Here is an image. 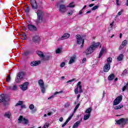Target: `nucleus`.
Listing matches in <instances>:
<instances>
[{"instance_id": "09e8293b", "label": "nucleus", "mask_w": 128, "mask_h": 128, "mask_svg": "<svg viewBox=\"0 0 128 128\" xmlns=\"http://www.w3.org/2000/svg\"><path fill=\"white\" fill-rule=\"evenodd\" d=\"M64 66H66V62H62V63H61L60 66V68H64Z\"/></svg>"}, {"instance_id": "5701e85b", "label": "nucleus", "mask_w": 128, "mask_h": 128, "mask_svg": "<svg viewBox=\"0 0 128 128\" xmlns=\"http://www.w3.org/2000/svg\"><path fill=\"white\" fill-rule=\"evenodd\" d=\"M12 114V113L10 112H6L4 114L5 118H10V116Z\"/></svg>"}, {"instance_id": "39448f33", "label": "nucleus", "mask_w": 128, "mask_h": 128, "mask_svg": "<svg viewBox=\"0 0 128 128\" xmlns=\"http://www.w3.org/2000/svg\"><path fill=\"white\" fill-rule=\"evenodd\" d=\"M82 82H79L77 84V88L74 89V92L75 93V94H78V88H79V92L80 94H82V92H83L82 86Z\"/></svg>"}, {"instance_id": "1a4fd4ad", "label": "nucleus", "mask_w": 128, "mask_h": 128, "mask_svg": "<svg viewBox=\"0 0 128 128\" xmlns=\"http://www.w3.org/2000/svg\"><path fill=\"white\" fill-rule=\"evenodd\" d=\"M122 96L121 95L117 97L114 100V104H113L114 106H116L118 104H120V102H122Z\"/></svg>"}, {"instance_id": "680f3d73", "label": "nucleus", "mask_w": 128, "mask_h": 128, "mask_svg": "<svg viewBox=\"0 0 128 128\" xmlns=\"http://www.w3.org/2000/svg\"><path fill=\"white\" fill-rule=\"evenodd\" d=\"M60 122H62V120H64V118H62V117H60L59 119Z\"/></svg>"}, {"instance_id": "774afa93", "label": "nucleus", "mask_w": 128, "mask_h": 128, "mask_svg": "<svg viewBox=\"0 0 128 128\" xmlns=\"http://www.w3.org/2000/svg\"><path fill=\"white\" fill-rule=\"evenodd\" d=\"M36 112V109H34V110H32V112Z\"/></svg>"}, {"instance_id": "e2e57ef3", "label": "nucleus", "mask_w": 128, "mask_h": 128, "mask_svg": "<svg viewBox=\"0 0 128 128\" xmlns=\"http://www.w3.org/2000/svg\"><path fill=\"white\" fill-rule=\"evenodd\" d=\"M120 2L119 0H116V4L117 6H120V4H118V2Z\"/></svg>"}, {"instance_id": "052dcab7", "label": "nucleus", "mask_w": 128, "mask_h": 128, "mask_svg": "<svg viewBox=\"0 0 128 128\" xmlns=\"http://www.w3.org/2000/svg\"><path fill=\"white\" fill-rule=\"evenodd\" d=\"M114 22H113L112 23H111V24H110V26L111 28H112V26H114Z\"/></svg>"}, {"instance_id": "a19ab883", "label": "nucleus", "mask_w": 128, "mask_h": 128, "mask_svg": "<svg viewBox=\"0 0 128 128\" xmlns=\"http://www.w3.org/2000/svg\"><path fill=\"white\" fill-rule=\"evenodd\" d=\"M127 44H128V41L126 40H124L122 42V44L124 46H126Z\"/></svg>"}, {"instance_id": "c85d7f7f", "label": "nucleus", "mask_w": 128, "mask_h": 128, "mask_svg": "<svg viewBox=\"0 0 128 128\" xmlns=\"http://www.w3.org/2000/svg\"><path fill=\"white\" fill-rule=\"evenodd\" d=\"M92 108H89L86 110L85 112L86 114H88L90 115V112H92Z\"/></svg>"}, {"instance_id": "dca6fc26", "label": "nucleus", "mask_w": 128, "mask_h": 128, "mask_svg": "<svg viewBox=\"0 0 128 128\" xmlns=\"http://www.w3.org/2000/svg\"><path fill=\"white\" fill-rule=\"evenodd\" d=\"M18 80H22L24 76V72H20L18 74Z\"/></svg>"}, {"instance_id": "f704fd0d", "label": "nucleus", "mask_w": 128, "mask_h": 128, "mask_svg": "<svg viewBox=\"0 0 128 128\" xmlns=\"http://www.w3.org/2000/svg\"><path fill=\"white\" fill-rule=\"evenodd\" d=\"M50 56H44V58H42L44 59V60H50Z\"/></svg>"}, {"instance_id": "6e6552de", "label": "nucleus", "mask_w": 128, "mask_h": 128, "mask_svg": "<svg viewBox=\"0 0 128 128\" xmlns=\"http://www.w3.org/2000/svg\"><path fill=\"white\" fill-rule=\"evenodd\" d=\"M22 122L24 124H28V119H26V118H24L22 116H20L18 119V124H20Z\"/></svg>"}, {"instance_id": "4468645a", "label": "nucleus", "mask_w": 128, "mask_h": 128, "mask_svg": "<svg viewBox=\"0 0 128 128\" xmlns=\"http://www.w3.org/2000/svg\"><path fill=\"white\" fill-rule=\"evenodd\" d=\"M40 64V61H33L30 63L31 66H38Z\"/></svg>"}, {"instance_id": "ddd939ff", "label": "nucleus", "mask_w": 128, "mask_h": 128, "mask_svg": "<svg viewBox=\"0 0 128 128\" xmlns=\"http://www.w3.org/2000/svg\"><path fill=\"white\" fill-rule=\"evenodd\" d=\"M70 34H69L66 33L65 34H64L62 38H60L58 39V40H66V38H70Z\"/></svg>"}, {"instance_id": "cd10ccee", "label": "nucleus", "mask_w": 128, "mask_h": 128, "mask_svg": "<svg viewBox=\"0 0 128 128\" xmlns=\"http://www.w3.org/2000/svg\"><path fill=\"white\" fill-rule=\"evenodd\" d=\"M90 114H86L84 116V120H86L90 118Z\"/></svg>"}, {"instance_id": "0eeeda50", "label": "nucleus", "mask_w": 128, "mask_h": 128, "mask_svg": "<svg viewBox=\"0 0 128 128\" xmlns=\"http://www.w3.org/2000/svg\"><path fill=\"white\" fill-rule=\"evenodd\" d=\"M59 12L62 14H64V12H68V9H66V5L61 4L59 6Z\"/></svg>"}, {"instance_id": "2eb2a0df", "label": "nucleus", "mask_w": 128, "mask_h": 128, "mask_svg": "<svg viewBox=\"0 0 128 128\" xmlns=\"http://www.w3.org/2000/svg\"><path fill=\"white\" fill-rule=\"evenodd\" d=\"M28 28L31 31L36 30V27L32 24H28Z\"/></svg>"}, {"instance_id": "338daca9", "label": "nucleus", "mask_w": 128, "mask_h": 128, "mask_svg": "<svg viewBox=\"0 0 128 128\" xmlns=\"http://www.w3.org/2000/svg\"><path fill=\"white\" fill-rule=\"evenodd\" d=\"M94 4H90V5H89V6H90V8H92V6H94Z\"/></svg>"}, {"instance_id": "72a5a7b5", "label": "nucleus", "mask_w": 128, "mask_h": 128, "mask_svg": "<svg viewBox=\"0 0 128 128\" xmlns=\"http://www.w3.org/2000/svg\"><path fill=\"white\" fill-rule=\"evenodd\" d=\"M24 10L25 12H26L27 14H28V12H30V7H28V6H27L24 9Z\"/></svg>"}, {"instance_id": "4be33fe9", "label": "nucleus", "mask_w": 128, "mask_h": 128, "mask_svg": "<svg viewBox=\"0 0 128 128\" xmlns=\"http://www.w3.org/2000/svg\"><path fill=\"white\" fill-rule=\"evenodd\" d=\"M104 48H102L99 54L98 58H102V54H104Z\"/></svg>"}, {"instance_id": "6ab92c4d", "label": "nucleus", "mask_w": 128, "mask_h": 128, "mask_svg": "<svg viewBox=\"0 0 128 128\" xmlns=\"http://www.w3.org/2000/svg\"><path fill=\"white\" fill-rule=\"evenodd\" d=\"M18 88V86L16 85H14L13 86H9L8 87V90H16Z\"/></svg>"}, {"instance_id": "c756f323", "label": "nucleus", "mask_w": 128, "mask_h": 128, "mask_svg": "<svg viewBox=\"0 0 128 128\" xmlns=\"http://www.w3.org/2000/svg\"><path fill=\"white\" fill-rule=\"evenodd\" d=\"M126 90H128V82L122 88V92H124Z\"/></svg>"}, {"instance_id": "6e6d98bb", "label": "nucleus", "mask_w": 128, "mask_h": 128, "mask_svg": "<svg viewBox=\"0 0 128 128\" xmlns=\"http://www.w3.org/2000/svg\"><path fill=\"white\" fill-rule=\"evenodd\" d=\"M86 58H84L82 60V64H84V62H86Z\"/></svg>"}, {"instance_id": "9d476101", "label": "nucleus", "mask_w": 128, "mask_h": 128, "mask_svg": "<svg viewBox=\"0 0 128 128\" xmlns=\"http://www.w3.org/2000/svg\"><path fill=\"white\" fill-rule=\"evenodd\" d=\"M28 82H26L20 86V88L22 90H28Z\"/></svg>"}, {"instance_id": "864d4df0", "label": "nucleus", "mask_w": 128, "mask_h": 128, "mask_svg": "<svg viewBox=\"0 0 128 128\" xmlns=\"http://www.w3.org/2000/svg\"><path fill=\"white\" fill-rule=\"evenodd\" d=\"M124 10H122L121 11L119 12L118 14V16H120L122 14Z\"/></svg>"}, {"instance_id": "9b49d317", "label": "nucleus", "mask_w": 128, "mask_h": 128, "mask_svg": "<svg viewBox=\"0 0 128 128\" xmlns=\"http://www.w3.org/2000/svg\"><path fill=\"white\" fill-rule=\"evenodd\" d=\"M32 8L35 10L38 8V4L36 0H30V1Z\"/></svg>"}, {"instance_id": "de8ad7c7", "label": "nucleus", "mask_w": 128, "mask_h": 128, "mask_svg": "<svg viewBox=\"0 0 128 128\" xmlns=\"http://www.w3.org/2000/svg\"><path fill=\"white\" fill-rule=\"evenodd\" d=\"M74 80H76V78H73L71 80H69L67 81L66 83L68 84V82H74Z\"/></svg>"}, {"instance_id": "393cba45", "label": "nucleus", "mask_w": 128, "mask_h": 128, "mask_svg": "<svg viewBox=\"0 0 128 128\" xmlns=\"http://www.w3.org/2000/svg\"><path fill=\"white\" fill-rule=\"evenodd\" d=\"M80 121H77L74 123V125L72 126V128H78V126H80Z\"/></svg>"}, {"instance_id": "4c0bfd02", "label": "nucleus", "mask_w": 128, "mask_h": 128, "mask_svg": "<svg viewBox=\"0 0 128 128\" xmlns=\"http://www.w3.org/2000/svg\"><path fill=\"white\" fill-rule=\"evenodd\" d=\"M70 106V102H67L64 104V108H69Z\"/></svg>"}, {"instance_id": "5fc2aeb1", "label": "nucleus", "mask_w": 128, "mask_h": 128, "mask_svg": "<svg viewBox=\"0 0 128 128\" xmlns=\"http://www.w3.org/2000/svg\"><path fill=\"white\" fill-rule=\"evenodd\" d=\"M66 124H68V123L66 121V122L62 125V128H64V126H66Z\"/></svg>"}, {"instance_id": "aec40b11", "label": "nucleus", "mask_w": 128, "mask_h": 128, "mask_svg": "<svg viewBox=\"0 0 128 128\" xmlns=\"http://www.w3.org/2000/svg\"><path fill=\"white\" fill-rule=\"evenodd\" d=\"M38 84L40 88L44 86V80H40L38 82Z\"/></svg>"}, {"instance_id": "37998d69", "label": "nucleus", "mask_w": 128, "mask_h": 128, "mask_svg": "<svg viewBox=\"0 0 128 128\" xmlns=\"http://www.w3.org/2000/svg\"><path fill=\"white\" fill-rule=\"evenodd\" d=\"M128 74V70H124L122 73V76H124V74Z\"/></svg>"}, {"instance_id": "4d7b16f0", "label": "nucleus", "mask_w": 128, "mask_h": 128, "mask_svg": "<svg viewBox=\"0 0 128 128\" xmlns=\"http://www.w3.org/2000/svg\"><path fill=\"white\" fill-rule=\"evenodd\" d=\"M43 128H48V124H46L44 126Z\"/></svg>"}, {"instance_id": "69168bd1", "label": "nucleus", "mask_w": 128, "mask_h": 128, "mask_svg": "<svg viewBox=\"0 0 128 128\" xmlns=\"http://www.w3.org/2000/svg\"><path fill=\"white\" fill-rule=\"evenodd\" d=\"M80 98V94H79L77 96V100H78Z\"/></svg>"}, {"instance_id": "473e14b6", "label": "nucleus", "mask_w": 128, "mask_h": 128, "mask_svg": "<svg viewBox=\"0 0 128 128\" xmlns=\"http://www.w3.org/2000/svg\"><path fill=\"white\" fill-rule=\"evenodd\" d=\"M112 62V58H108L107 60V64H110Z\"/></svg>"}, {"instance_id": "7ed1b4c3", "label": "nucleus", "mask_w": 128, "mask_h": 128, "mask_svg": "<svg viewBox=\"0 0 128 128\" xmlns=\"http://www.w3.org/2000/svg\"><path fill=\"white\" fill-rule=\"evenodd\" d=\"M116 122L117 124L120 126V128H124L126 124V122H128V119L122 118L118 120H116Z\"/></svg>"}, {"instance_id": "79ce46f5", "label": "nucleus", "mask_w": 128, "mask_h": 128, "mask_svg": "<svg viewBox=\"0 0 128 128\" xmlns=\"http://www.w3.org/2000/svg\"><path fill=\"white\" fill-rule=\"evenodd\" d=\"M80 106V104H78L76 106V107H75V108H74V112H76V110L78 108V107Z\"/></svg>"}, {"instance_id": "58836bf2", "label": "nucleus", "mask_w": 128, "mask_h": 128, "mask_svg": "<svg viewBox=\"0 0 128 128\" xmlns=\"http://www.w3.org/2000/svg\"><path fill=\"white\" fill-rule=\"evenodd\" d=\"M56 54H60L62 52V48H58L56 52Z\"/></svg>"}, {"instance_id": "2f4dec72", "label": "nucleus", "mask_w": 128, "mask_h": 128, "mask_svg": "<svg viewBox=\"0 0 128 128\" xmlns=\"http://www.w3.org/2000/svg\"><path fill=\"white\" fill-rule=\"evenodd\" d=\"M40 88L42 92V94H44V92H46V88H44V86H42Z\"/></svg>"}, {"instance_id": "603ef678", "label": "nucleus", "mask_w": 128, "mask_h": 128, "mask_svg": "<svg viewBox=\"0 0 128 128\" xmlns=\"http://www.w3.org/2000/svg\"><path fill=\"white\" fill-rule=\"evenodd\" d=\"M67 14L68 16H72V10L70 12H68Z\"/></svg>"}, {"instance_id": "13d9d810", "label": "nucleus", "mask_w": 128, "mask_h": 128, "mask_svg": "<svg viewBox=\"0 0 128 128\" xmlns=\"http://www.w3.org/2000/svg\"><path fill=\"white\" fill-rule=\"evenodd\" d=\"M30 52L28 51H26L24 52V54L25 56H28V54H29Z\"/></svg>"}, {"instance_id": "bb28decb", "label": "nucleus", "mask_w": 128, "mask_h": 128, "mask_svg": "<svg viewBox=\"0 0 128 128\" xmlns=\"http://www.w3.org/2000/svg\"><path fill=\"white\" fill-rule=\"evenodd\" d=\"M114 74H110L108 76V80H114Z\"/></svg>"}, {"instance_id": "0e129e2a", "label": "nucleus", "mask_w": 128, "mask_h": 128, "mask_svg": "<svg viewBox=\"0 0 128 128\" xmlns=\"http://www.w3.org/2000/svg\"><path fill=\"white\" fill-rule=\"evenodd\" d=\"M21 108H26V105H22Z\"/></svg>"}, {"instance_id": "a878e982", "label": "nucleus", "mask_w": 128, "mask_h": 128, "mask_svg": "<svg viewBox=\"0 0 128 128\" xmlns=\"http://www.w3.org/2000/svg\"><path fill=\"white\" fill-rule=\"evenodd\" d=\"M123 58H124V55L122 54H120L118 57L117 60H118V62H122V60Z\"/></svg>"}, {"instance_id": "20e7f679", "label": "nucleus", "mask_w": 128, "mask_h": 128, "mask_svg": "<svg viewBox=\"0 0 128 128\" xmlns=\"http://www.w3.org/2000/svg\"><path fill=\"white\" fill-rule=\"evenodd\" d=\"M8 100H10V98L6 95L4 94L0 95V104L3 102L6 104V102H8Z\"/></svg>"}, {"instance_id": "e433bc0d", "label": "nucleus", "mask_w": 128, "mask_h": 128, "mask_svg": "<svg viewBox=\"0 0 128 128\" xmlns=\"http://www.w3.org/2000/svg\"><path fill=\"white\" fill-rule=\"evenodd\" d=\"M6 81L8 82H10V75L8 74L7 76V78H6Z\"/></svg>"}, {"instance_id": "7c9ffc66", "label": "nucleus", "mask_w": 128, "mask_h": 128, "mask_svg": "<svg viewBox=\"0 0 128 128\" xmlns=\"http://www.w3.org/2000/svg\"><path fill=\"white\" fill-rule=\"evenodd\" d=\"M124 106L122 105H118V106H116L114 107V110H120L122 108H123Z\"/></svg>"}, {"instance_id": "a18cd8bd", "label": "nucleus", "mask_w": 128, "mask_h": 128, "mask_svg": "<svg viewBox=\"0 0 128 128\" xmlns=\"http://www.w3.org/2000/svg\"><path fill=\"white\" fill-rule=\"evenodd\" d=\"M74 114H72L71 116H70L66 120V122H68L70 120H72V118Z\"/></svg>"}, {"instance_id": "bf43d9fd", "label": "nucleus", "mask_w": 128, "mask_h": 128, "mask_svg": "<svg viewBox=\"0 0 128 128\" xmlns=\"http://www.w3.org/2000/svg\"><path fill=\"white\" fill-rule=\"evenodd\" d=\"M52 112H50L48 113L47 116H50L52 114Z\"/></svg>"}, {"instance_id": "f03ea898", "label": "nucleus", "mask_w": 128, "mask_h": 128, "mask_svg": "<svg viewBox=\"0 0 128 128\" xmlns=\"http://www.w3.org/2000/svg\"><path fill=\"white\" fill-rule=\"evenodd\" d=\"M38 18L36 22V24H41L44 21V19L42 18V16H44V12L42 11V10H38L36 12Z\"/></svg>"}, {"instance_id": "8fccbe9b", "label": "nucleus", "mask_w": 128, "mask_h": 128, "mask_svg": "<svg viewBox=\"0 0 128 128\" xmlns=\"http://www.w3.org/2000/svg\"><path fill=\"white\" fill-rule=\"evenodd\" d=\"M125 46H126L122 44L119 47V50H122V48H124Z\"/></svg>"}, {"instance_id": "3c124183", "label": "nucleus", "mask_w": 128, "mask_h": 128, "mask_svg": "<svg viewBox=\"0 0 128 128\" xmlns=\"http://www.w3.org/2000/svg\"><path fill=\"white\" fill-rule=\"evenodd\" d=\"M68 6L69 7V8H74V6L72 4V3H70V4H69V6Z\"/></svg>"}, {"instance_id": "f3484780", "label": "nucleus", "mask_w": 128, "mask_h": 128, "mask_svg": "<svg viewBox=\"0 0 128 128\" xmlns=\"http://www.w3.org/2000/svg\"><path fill=\"white\" fill-rule=\"evenodd\" d=\"M74 62H76V56H74L70 58V60L68 62V64H74Z\"/></svg>"}, {"instance_id": "49530a36", "label": "nucleus", "mask_w": 128, "mask_h": 128, "mask_svg": "<svg viewBox=\"0 0 128 128\" xmlns=\"http://www.w3.org/2000/svg\"><path fill=\"white\" fill-rule=\"evenodd\" d=\"M98 6H95L92 8V10H98Z\"/></svg>"}, {"instance_id": "f8f14e48", "label": "nucleus", "mask_w": 128, "mask_h": 128, "mask_svg": "<svg viewBox=\"0 0 128 128\" xmlns=\"http://www.w3.org/2000/svg\"><path fill=\"white\" fill-rule=\"evenodd\" d=\"M104 72H108L110 70V64H106L103 68Z\"/></svg>"}, {"instance_id": "412c9836", "label": "nucleus", "mask_w": 128, "mask_h": 128, "mask_svg": "<svg viewBox=\"0 0 128 128\" xmlns=\"http://www.w3.org/2000/svg\"><path fill=\"white\" fill-rule=\"evenodd\" d=\"M37 54L39 56L40 58H44V53L40 51H38L37 52Z\"/></svg>"}, {"instance_id": "c03bdc74", "label": "nucleus", "mask_w": 128, "mask_h": 128, "mask_svg": "<svg viewBox=\"0 0 128 128\" xmlns=\"http://www.w3.org/2000/svg\"><path fill=\"white\" fill-rule=\"evenodd\" d=\"M21 38L22 40H26V34H23Z\"/></svg>"}, {"instance_id": "b1692460", "label": "nucleus", "mask_w": 128, "mask_h": 128, "mask_svg": "<svg viewBox=\"0 0 128 128\" xmlns=\"http://www.w3.org/2000/svg\"><path fill=\"white\" fill-rule=\"evenodd\" d=\"M33 42H38V40H40V38L38 36H34L32 38Z\"/></svg>"}, {"instance_id": "c9c22d12", "label": "nucleus", "mask_w": 128, "mask_h": 128, "mask_svg": "<svg viewBox=\"0 0 128 128\" xmlns=\"http://www.w3.org/2000/svg\"><path fill=\"white\" fill-rule=\"evenodd\" d=\"M24 102L22 101H19L17 104H16L15 106H22Z\"/></svg>"}, {"instance_id": "f257e3e1", "label": "nucleus", "mask_w": 128, "mask_h": 128, "mask_svg": "<svg viewBox=\"0 0 128 128\" xmlns=\"http://www.w3.org/2000/svg\"><path fill=\"white\" fill-rule=\"evenodd\" d=\"M100 42H96L95 43L92 45H91L88 48L86 51V56H88V54H92L94 52V51L98 46H100Z\"/></svg>"}, {"instance_id": "ea45409f", "label": "nucleus", "mask_w": 128, "mask_h": 128, "mask_svg": "<svg viewBox=\"0 0 128 128\" xmlns=\"http://www.w3.org/2000/svg\"><path fill=\"white\" fill-rule=\"evenodd\" d=\"M30 110H32L34 108V106L33 104H31L29 106Z\"/></svg>"}, {"instance_id": "423d86ee", "label": "nucleus", "mask_w": 128, "mask_h": 128, "mask_svg": "<svg viewBox=\"0 0 128 128\" xmlns=\"http://www.w3.org/2000/svg\"><path fill=\"white\" fill-rule=\"evenodd\" d=\"M76 38L77 40V44H80L82 43V44L80 46V48H84V40L82 38L80 35L78 34L76 36Z\"/></svg>"}, {"instance_id": "a211bd4d", "label": "nucleus", "mask_w": 128, "mask_h": 128, "mask_svg": "<svg viewBox=\"0 0 128 128\" xmlns=\"http://www.w3.org/2000/svg\"><path fill=\"white\" fill-rule=\"evenodd\" d=\"M62 92H64V91L60 90L59 92H56L53 95H52L50 97H49L48 98V100H50V98H54L56 94H62Z\"/></svg>"}]
</instances>
